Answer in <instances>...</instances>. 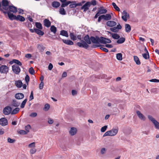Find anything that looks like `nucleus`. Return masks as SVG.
<instances>
[{"mask_svg": "<svg viewBox=\"0 0 159 159\" xmlns=\"http://www.w3.org/2000/svg\"><path fill=\"white\" fill-rule=\"evenodd\" d=\"M91 5L93 6H95L97 4V1L96 0H92L90 2Z\"/></svg>", "mask_w": 159, "mask_h": 159, "instance_id": "nucleus-58", "label": "nucleus"}, {"mask_svg": "<svg viewBox=\"0 0 159 159\" xmlns=\"http://www.w3.org/2000/svg\"><path fill=\"white\" fill-rule=\"evenodd\" d=\"M116 23L115 21L112 20H109L106 22V25L110 27H113L116 26Z\"/></svg>", "mask_w": 159, "mask_h": 159, "instance_id": "nucleus-14", "label": "nucleus"}, {"mask_svg": "<svg viewBox=\"0 0 159 159\" xmlns=\"http://www.w3.org/2000/svg\"><path fill=\"white\" fill-rule=\"evenodd\" d=\"M59 12L60 14L62 15H65L66 14V11L65 9L63 7H61L59 9Z\"/></svg>", "mask_w": 159, "mask_h": 159, "instance_id": "nucleus-34", "label": "nucleus"}, {"mask_svg": "<svg viewBox=\"0 0 159 159\" xmlns=\"http://www.w3.org/2000/svg\"><path fill=\"white\" fill-rule=\"evenodd\" d=\"M77 132V129L75 127H71L69 131V133L71 136H74L75 135Z\"/></svg>", "mask_w": 159, "mask_h": 159, "instance_id": "nucleus-6", "label": "nucleus"}, {"mask_svg": "<svg viewBox=\"0 0 159 159\" xmlns=\"http://www.w3.org/2000/svg\"><path fill=\"white\" fill-rule=\"evenodd\" d=\"M48 123L50 124H52L53 123V120L51 118H49L48 120Z\"/></svg>", "mask_w": 159, "mask_h": 159, "instance_id": "nucleus-62", "label": "nucleus"}, {"mask_svg": "<svg viewBox=\"0 0 159 159\" xmlns=\"http://www.w3.org/2000/svg\"><path fill=\"white\" fill-rule=\"evenodd\" d=\"M34 99V96L33 94V92L32 91L30 95V100H31Z\"/></svg>", "mask_w": 159, "mask_h": 159, "instance_id": "nucleus-61", "label": "nucleus"}, {"mask_svg": "<svg viewBox=\"0 0 159 159\" xmlns=\"http://www.w3.org/2000/svg\"><path fill=\"white\" fill-rule=\"evenodd\" d=\"M8 124L7 120L5 118H2L0 119V125L2 126H5Z\"/></svg>", "mask_w": 159, "mask_h": 159, "instance_id": "nucleus-12", "label": "nucleus"}, {"mask_svg": "<svg viewBox=\"0 0 159 159\" xmlns=\"http://www.w3.org/2000/svg\"><path fill=\"white\" fill-rule=\"evenodd\" d=\"M60 34L66 37H68L69 36L67 31L64 30H62L60 31Z\"/></svg>", "mask_w": 159, "mask_h": 159, "instance_id": "nucleus-23", "label": "nucleus"}, {"mask_svg": "<svg viewBox=\"0 0 159 159\" xmlns=\"http://www.w3.org/2000/svg\"><path fill=\"white\" fill-rule=\"evenodd\" d=\"M12 105L15 107H18L19 106L20 103L17 102L15 100H14L13 101Z\"/></svg>", "mask_w": 159, "mask_h": 159, "instance_id": "nucleus-39", "label": "nucleus"}, {"mask_svg": "<svg viewBox=\"0 0 159 159\" xmlns=\"http://www.w3.org/2000/svg\"><path fill=\"white\" fill-rule=\"evenodd\" d=\"M111 36L113 39H118L120 37V36L118 34L116 33L112 34Z\"/></svg>", "mask_w": 159, "mask_h": 159, "instance_id": "nucleus-38", "label": "nucleus"}, {"mask_svg": "<svg viewBox=\"0 0 159 159\" xmlns=\"http://www.w3.org/2000/svg\"><path fill=\"white\" fill-rule=\"evenodd\" d=\"M72 3H71L69 5V7L70 8H73L76 7L77 6H81L83 3H84V2L83 1L82 3L80 2L77 3H75V2L71 1Z\"/></svg>", "mask_w": 159, "mask_h": 159, "instance_id": "nucleus-8", "label": "nucleus"}, {"mask_svg": "<svg viewBox=\"0 0 159 159\" xmlns=\"http://www.w3.org/2000/svg\"><path fill=\"white\" fill-rule=\"evenodd\" d=\"M3 8L5 10L7 9V6L9 5V2L7 0H3L2 2Z\"/></svg>", "mask_w": 159, "mask_h": 159, "instance_id": "nucleus-15", "label": "nucleus"}, {"mask_svg": "<svg viewBox=\"0 0 159 159\" xmlns=\"http://www.w3.org/2000/svg\"><path fill=\"white\" fill-rule=\"evenodd\" d=\"M118 130V128L117 127L115 129L113 128L111 130L106 132L103 135V137L106 136H114L117 133Z\"/></svg>", "mask_w": 159, "mask_h": 159, "instance_id": "nucleus-2", "label": "nucleus"}, {"mask_svg": "<svg viewBox=\"0 0 159 159\" xmlns=\"http://www.w3.org/2000/svg\"><path fill=\"white\" fill-rule=\"evenodd\" d=\"M136 113L139 119L143 121H145V117L140 112V111H137Z\"/></svg>", "mask_w": 159, "mask_h": 159, "instance_id": "nucleus-11", "label": "nucleus"}, {"mask_svg": "<svg viewBox=\"0 0 159 159\" xmlns=\"http://www.w3.org/2000/svg\"><path fill=\"white\" fill-rule=\"evenodd\" d=\"M122 19L125 21H126L127 19L129 17V14L125 11H124L122 13Z\"/></svg>", "mask_w": 159, "mask_h": 159, "instance_id": "nucleus-7", "label": "nucleus"}, {"mask_svg": "<svg viewBox=\"0 0 159 159\" xmlns=\"http://www.w3.org/2000/svg\"><path fill=\"white\" fill-rule=\"evenodd\" d=\"M131 30V27L129 24H125V30L126 32H129Z\"/></svg>", "mask_w": 159, "mask_h": 159, "instance_id": "nucleus-26", "label": "nucleus"}, {"mask_svg": "<svg viewBox=\"0 0 159 159\" xmlns=\"http://www.w3.org/2000/svg\"><path fill=\"white\" fill-rule=\"evenodd\" d=\"M60 1L62 2L61 7H65L68 6L69 4L72 3L71 1H67V0H60Z\"/></svg>", "mask_w": 159, "mask_h": 159, "instance_id": "nucleus-9", "label": "nucleus"}, {"mask_svg": "<svg viewBox=\"0 0 159 159\" xmlns=\"http://www.w3.org/2000/svg\"><path fill=\"white\" fill-rule=\"evenodd\" d=\"M12 70L13 72L16 74H18L20 71V67L15 65L12 66Z\"/></svg>", "mask_w": 159, "mask_h": 159, "instance_id": "nucleus-5", "label": "nucleus"}, {"mask_svg": "<svg viewBox=\"0 0 159 159\" xmlns=\"http://www.w3.org/2000/svg\"><path fill=\"white\" fill-rule=\"evenodd\" d=\"M9 11L13 13H16L17 11V8L13 6H10L9 7Z\"/></svg>", "mask_w": 159, "mask_h": 159, "instance_id": "nucleus-19", "label": "nucleus"}, {"mask_svg": "<svg viewBox=\"0 0 159 159\" xmlns=\"http://www.w3.org/2000/svg\"><path fill=\"white\" fill-rule=\"evenodd\" d=\"M35 26L39 29L42 30L43 29L41 24L39 22H36L35 23Z\"/></svg>", "mask_w": 159, "mask_h": 159, "instance_id": "nucleus-37", "label": "nucleus"}, {"mask_svg": "<svg viewBox=\"0 0 159 159\" xmlns=\"http://www.w3.org/2000/svg\"><path fill=\"white\" fill-rule=\"evenodd\" d=\"M29 72L31 75H34V70L33 68L32 67H30L29 70Z\"/></svg>", "mask_w": 159, "mask_h": 159, "instance_id": "nucleus-51", "label": "nucleus"}, {"mask_svg": "<svg viewBox=\"0 0 159 159\" xmlns=\"http://www.w3.org/2000/svg\"><path fill=\"white\" fill-rule=\"evenodd\" d=\"M50 30L54 34H55L57 32V28L54 25L51 26Z\"/></svg>", "mask_w": 159, "mask_h": 159, "instance_id": "nucleus-35", "label": "nucleus"}, {"mask_svg": "<svg viewBox=\"0 0 159 159\" xmlns=\"http://www.w3.org/2000/svg\"><path fill=\"white\" fill-rule=\"evenodd\" d=\"M36 150L35 148H32L30 150V152L31 154H33L36 152Z\"/></svg>", "mask_w": 159, "mask_h": 159, "instance_id": "nucleus-56", "label": "nucleus"}, {"mask_svg": "<svg viewBox=\"0 0 159 159\" xmlns=\"http://www.w3.org/2000/svg\"><path fill=\"white\" fill-rule=\"evenodd\" d=\"M44 86L43 82H41L39 85V88L40 89H42L43 88Z\"/></svg>", "mask_w": 159, "mask_h": 159, "instance_id": "nucleus-59", "label": "nucleus"}, {"mask_svg": "<svg viewBox=\"0 0 159 159\" xmlns=\"http://www.w3.org/2000/svg\"><path fill=\"white\" fill-rule=\"evenodd\" d=\"M9 71V68L6 65H2L0 66V72L1 73L6 74Z\"/></svg>", "mask_w": 159, "mask_h": 159, "instance_id": "nucleus-3", "label": "nucleus"}, {"mask_svg": "<svg viewBox=\"0 0 159 159\" xmlns=\"http://www.w3.org/2000/svg\"><path fill=\"white\" fill-rule=\"evenodd\" d=\"M103 17V19L105 20H109L111 18V16L110 14H106L102 15Z\"/></svg>", "mask_w": 159, "mask_h": 159, "instance_id": "nucleus-18", "label": "nucleus"}, {"mask_svg": "<svg viewBox=\"0 0 159 159\" xmlns=\"http://www.w3.org/2000/svg\"><path fill=\"white\" fill-rule=\"evenodd\" d=\"M35 147V142L32 143L28 145L29 148H34Z\"/></svg>", "mask_w": 159, "mask_h": 159, "instance_id": "nucleus-50", "label": "nucleus"}, {"mask_svg": "<svg viewBox=\"0 0 159 159\" xmlns=\"http://www.w3.org/2000/svg\"><path fill=\"white\" fill-rule=\"evenodd\" d=\"M25 57L27 58H30L32 56L30 54H27L25 55Z\"/></svg>", "mask_w": 159, "mask_h": 159, "instance_id": "nucleus-64", "label": "nucleus"}, {"mask_svg": "<svg viewBox=\"0 0 159 159\" xmlns=\"http://www.w3.org/2000/svg\"><path fill=\"white\" fill-rule=\"evenodd\" d=\"M131 132V129L130 128H128L125 129L124 133L126 135H128L130 134Z\"/></svg>", "mask_w": 159, "mask_h": 159, "instance_id": "nucleus-32", "label": "nucleus"}, {"mask_svg": "<svg viewBox=\"0 0 159 159\" xmlns=\"http://www.w3.org/2000/svg\"><path fill=\"white\" fill-rule=\"evenodd\" d=\"M44 25L47 27H49L51 25L50 21L48 19H45L43 21Z\"/></svg>", "mask_w": 159, "mask_h": 159, "instance_id": "nucleus-20", "label": "nucleus"}, {"mask_svg": "<svg viewBox=\"0 0 159 159\" xmlns=\"http://www.w3.org/2000/svg\"><path fill=\"white\" fill-rule=\"evenodd\" d=\"M24 95L21 93H17L15 95V98L17 99H21L24 98Z\"/></svg>", "mask_w": 159, "mask_h": 159, "instance_id": "nucleus-16", "label": "nucleus"}, {"mask_svg": "<svg viewBox=\"0 0 159 159\" xmlns=\"http://www.w3.org/2000/svg\"><path fill=\"white\" fill-rule=\"evenodd\" d=\"M15 141V140L13 139H11L9 137L8 138H7V141L8 142L10 143H14Z\"/></svg>", "mask_w": 159, "mask_h": 159, "instance_id": "nucleus-52", "label": "nucleus"}, {"mask_svg": "<svg viewBox=\"0 0 159 159\" xmlns=\"http://www.w3.org/2000/svg\"><path fill=\"white\" fill-rule=\"evenodd\" d=\"M50 107V105L49 104H46L44 106V108H43V110L45 111H47L49 109Z\"/></svg>", "mask_w": 159, "mask_h": 159, "instance_id": "nucleus-43", "label": "nucleus"}, {"mask_svg": "<svg viewBox=\"0 0 159 159\" xmlns=\"http://www.w3.org/2000/svg\"><path fill=\"white\" fill-rule=\"evenodd\" d=\"M98 12L100 15L101 14H104L107 12V10L103 8V7L102 6L98 8Z\"/></svg>", "mask_w": 159, "mask_h": 159, "instance_id": "nucleus-13", "label": "nucleus"}, {"mask_svg": "<svg viewBox=\"0 0 159 159\" xmlns=\"http://www.w3.org/2000/svg\"><path fill=\"white\" fill-rule=\"evenodd\" d=\"M112 5L113 7L116 11H119L120 10L119 8L116 5L115 2H113L112 3Z\"/></svg>", "mask_w": 159, "mask_h": 159, "instance_id": "nucleus-45", "label": "nucleus"}, {"mask_svg": "<svg viewBox=\"0 0 159 159\" xmlns=\"http://www.w3.org/2000/svg\"><path fill=\"white\" fill-rule=\"evenodd\" d=\"M27 101V99H25L22 102L20 106V107L21 108H23L24 107Z\"/></svg>", "mask_w": 159, "mask_h": 159, "instance_id": "nucleus-40", "label": "nucleus"}, {"mask_svg": "<svg viewBox=\"0 0 159 159\" xmlns=\"http://www.w3.org/2000/svg\"><path fill=\"white\" fill-rule=\"evenodd\" d=\"M25 81L27 84H28V82L30 81V77L28 75H26L25 77Z\"/></svg>", "mask_w": 159, "mask_h": 159, "instance_id": "nucleus-54", "label": "nucleus"}, {"mask_svg": "<svg viewBox=\"0 0 159 159\" xmlns=\"http://www.w3.org/2000/svg\"><path fill=\"white\" fill-rule=\"evenodd\" d=\"M91 5V3L90 2H87L81 7L82 9H84V11H85L89 9V7Z\"/></svg>", "mask_w": 159, "mask_h": 159, "instance_id": "nucleus-10", "label": "nucleus"}, {"mask_svg": "<svg viewBox=\"0 0 159 159\" xmlns=\"http://www.w3.org/2000/svg\"><path fill=\"white\" fill-rule=\"evenodd\" d=\"M7 14L10 20H13L16 19V16L14 15L13 14L11 13L10 12L7 13Z\"/></svg>", "mask_w": 159, "mask_h": 159, "instance_id": "nucleus-22", "label": "nucleus"}, {"mask_svg": "<svg viewBox=\"0 0 159 159\" xmlns=\"http://www.w3.org/2000/svg\"><path fill=\"white\" fill-rule=\"evenodd\" d=\"M53 67L51 63H50L48 66V69L49 70H52Z\"/></svg>", "mask_w": 159, "mask_h": 159, "instance_id": "nucleus-63", "label": "nucleus"}, {"mask_svg": "<svg viewBox=\"0 0 159 159\" xmlns=\"http://www.w3.org/2000/svg\"><path fill=\"white\" fill-rule=\"evenodd\" d=\"M35 32L39 35H43L44 34V33L40 29H35Z\"/></svg>", "mask_w": 159, "mask_h": 159, "instance_id": "nucleus-30", "label": "nucleus"}, {"mask_svg": "<svg viewBox=\"0 0 159 159\" xmlns=\"http://www.w3.org/2000/svg\"><path fill=\"white\" fill-rule=\"evenodd\" d=\"M149 81L151 82L157 83L159 82V80L156 79H153L149 80Z\"/></svg>", "mask_w": 159, "mask_h": 159, "instance_id": "nucleus-60", "label": "nucleus"}, {"mask_svg": "<svg viewBox=\"0 0 159 159\" xmlns=\"http://www.w3.org/2000/svg\"><path fill=\"white\" fill-rule=\"evenodd\" d=\"M84 40H81L80 42L77 43V44L79 47L83 48L86 49L89 47V44L91 43V42L96 44L93 45V48L100 47V43L105 44L107 43H110L111 42L110 39L102 37L99 38L98 37H95L91 36L90 38L88 35H87L84 37Z\"/></svg>", "mask_w": 159, "mask_h": 159, "instance_id": "nucleus-1", "label": "nucleus"}, {"mask_svg": "<svg viewBox=\"0 0 159 159\" xmlns=\"http://www.w3.org/2000/svg\"><path fill=\"white\" fill-rule=\"evenodd\" d=\"M13 63H15L20 66H21L22 65L21 63L18 60L16 59H13L12 61L10 62V63L11 64H12Z\"/></svg>", "mask_w": 159, "mask_h": 159, "instance_id": "nucleus-21", "label": "nucleus"}, {"mask_svg": "<svg viewBox=\"0 0 159 159\" xmlns=\"http://www.w3.org/2000/svg\"><path fill=\"white\" fill-rule=\"evenodd\" d=\"M17 132L19 134L21 135H24L27 134V132L23 130H18Z\"/></svg>", "mask_w": 159, "mask_h": 159, "instance_id": "nucleus-41", "label": "nucleus"}, {"mask_svg": "<svg viewBox=\"0 0 159 159\" xmlns=\"http://www.w3.org/2000/svg\"><path fill=\"white\" fill-rule=\"evenodd\" d=\"M134 60L137 65H140L141 63L139 58L136 56H134Z\"/></svg>", "mask_w": 159, "mask_h": 159, "instance_id": "nucleus-29", "label": "nucleus"}, {"mask_svg": "<svg viewBox=\"0 0 159 159\" xmlns=\"http://www.w3.org/2000/svg\"><path fill=\"white\" fill-rule=\"evenodd\" d=\"M37 115V114L36 112H32L30 115V116L31 117H35Z\"/></svg>", "mask_w": 159, "mask_h": 159, "instance_id": "nucleus-55", "label": "nucleus"}, {"mask_svg": "<svg viewBox=\"0 0 159 159\" xmlns=\"http://www.w3.org/2000/svg\"><path fill=\"white\" fill-rule=\"evenodd\" d=\"M25 129L26 130L25 132H27V134L29 132L30 130L31 129V127L30 125H28L25 126Z\"/></svg>", "mask_w": 159, "mask_h": 159, "instance_id": "nucleus-47", "label": "nucleus"}, {"mask_svg": "<svg viewBox=\"0 0 159 159\" xmlns=\"http://www.w3.org/2000/svg\"><path fill=\"white\" fill-rule=\"evenodd\" d=\"M153 124L156 128L159 129V123L156 120Z\"/></svg>", "mask_w": 159, "mask_h": 159, "instance_id": "nucleus-46", "label": "nucleus"}, {"mask_svg": "<svg viewBox=\"0 0 159 159\" xmlns=\"http://www.w3.org/2000/svg\"><path fill=\"white\" fill-rule=\"evenodd\" d=\"M125 41V39L124 38L121 37L119 38L117 41V43L119 44H121L123 43Z\"/></svg>", "mask_w": 159, "mask_h": 159, "instance_id": "nucleus-31", "label": "nucleus"}, {"mask_svg": "<svg viewBox=\"0 0 159 159\" xmlns=\"http://www.w3.org/2000/svg\"><path fill=\"white\" fill-rule=\"evenodd\" d=\"M70 39L73 40L75 41L76 40L77 37L75 35L74 33L73 32H70Z\"/></svg>", "mask_w": 159, "mask_h": 159, "instance_id": "nucleus-25", "label": "nucleus"}, {"mask_svg": "<svg viewBox=\"0 0 159 159\" xmlns=\"http://www.w3.org/2000/svg\"><path fill=\"white\" fill-rule=\"evenodd\" d=\"M19 108L18 107H16L12 111H11V114H15L17 113V112L19 111Z\"/></svg>", "mask_w": 159, "mask_h": 159, "instance_id": "nucleus-36", "label": "nucleus"}, {"mask_svg": "<svg viewBox=\"0 0 159 159\" xmlns=\"http://www.w3.org/2000/svg\"><path fill=\"white\" fill-rule=\"evenodd\" d=\"M11 107L10 106H7L4 108L3 113L5 115H8L11 113Z\"/></svg>", "mask_w": 159, "mask_h": 159, "instance_id": "nucleus-4", "label": "nucleus"}, {"mask_svg": "<svg viewBox=\"0 0 159 159\" xmlns=\"http://www.w3.org/2000/svg\"><path fill=\"white\" fill-rule=\"evenodd\" d=\"M116 59L119 61H121L122 60V55L121 53H118L116 54Z\"/></svg>", "mask_w": 159, "mask_h": 159, "instance_id": "nucleus-33", "label": "nucleus"}, {"mask_svg": "<svg viewBox=\"0 0 159 159\" xmlns=\"http://www.w3.org/2000/svg\"><path fill=\"white\" fill-rule=\"evenodd\" d=\"M148 118L149 119L151 120L153 123L155 122L156 120H155V119L153 118L152 116L150 115H148Z\"/></svg>", "mask_w": 159, "mask_h": 159, "instance_id": "nucleus-42", "label": "nucleus"}, {"mask_svg": "<svg viewBox=\"0 0 159 159\" xmlns=\"http://www.w3.org/2000/svg\"><path fill=\"white\" fill-rule=\"evenodd\" d=\"M107 125H105L101 128V131L102 132H104L107 129Z\"/></svg>", "mask_w": 159, "mask_h": 159, "instance_id": "nucleus-53", "label": "nucleus"}, {"mask_svg": "<svg viewBox=\"0 0 159 159\" xmlns=\"http://www.w3.org/2000/svg\"><path fill=\"white\" fill-rule=\"evenodd\" d=\"M107 149L105 148H102L101 149L100 152L102 154H104L106 153Z\"/></svg>", "mask_w": 159, "mask_h": 159, "instance_id": "nucleus-48", "label": "nucleus"}, {"mask_svg": "<svg viewBox=\"0 0 159 159\" xmlns=\"http://www.w3.org/2000/svg\"><path fill=\"white\" fill-rule=\"evenodd\" d=\"M37 47L42 51H43L45 48V47H44L39 45H38Z\"/></svg>", "mask_w": 159, "mask_h": 159, "instance_id": "nucleus-57", "label": "nucleus"}, {"mask_svg": "<svg viewBox=\"0 0 159 159\" xmlns=\"http://www.w3.org/2000/svg\"><path fill=\"white\" fill-rule=\"evenodd\" d=\"M62 41L64 43L68 45H71L74 44V43L70 40L62 39Z\"/></svg>", "mask_w": 159, "mask_h": 159, "instance_id": "nucleus-17", "label": "nucleus"}, {"mask_svg": "<svg viewBox=\"0 0 159 159\" xmlns=\"http://www.w3.org/2000/svg\"><path fill=\"white\" fill-rule=\"evenodd\" d=\"M110 30L111 31L114 32H117L119 31L116 27L111 28Z\"/></svg>", "mask_w": 159, "mask_h": 159, "instance_id": "nucleus-49", "label": "nucleus"}, {"mask_svg": "<svg viewBox=\"0 0 159 159\" xmlns=\"http://www.w3.org/2000/svg\"><path fill=\"white\" fill-rule=\"evenodd\" d=\"M143 57L146 59H147L149 58V56L148 53H145L142 54Z\"/></svg>", "mask_w": 159, "mask_h": 159, "instance_id": "nucleus-44", "label": "nucleus"}, {"mask_svg": "<svg viewBox=\"0 0 159 159\" xmlns=\"http://www.w3.org/2000/svg\"><path fill=\"white\" fill-rule=\"evenodd\" d=\"M16 20H19L21 21H24L25 20V18L22 16L18 15L16 16Z\"/></svg>", "mask_w": 159, "mask_h": 159, "instance_id": "nucleus-27", "label": "nucleus"}, {"mask_svg": "<svg viewBox=\"0 0 159 159\" xmlns=\"http://www.w3.org/2000/svg\"><path fill=\"white\" fill-rule=\"evenodd\" d=\"M15 84L18 88H20L22 86V83L21 80H18L16 82Z\"/></svg>", "mask_w": 159, "mask_h": 159, "instance_id": "nucleus-28", "label": "nucleus"}, {"mask_svg": "<svg viewBox=\"0 0 159 159\" xmlns=\"http://www.w3.org/2000/svg\"><path fill=\"white\" fill-rule=\"evenodd\" d=\"M52 5L53 7L57 8L60 6V4L59 2L54 1L52 2Z\"/></svg>", "mask_w": 159, "mask_h": 159, "instance_id": "nucleus-24", "label": "nucleus"}]
</instances>
